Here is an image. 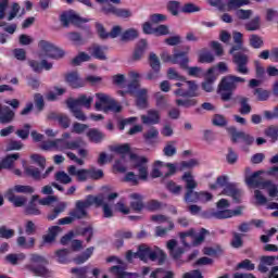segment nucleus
I'll return each mask as SVG.
<instances>
[{
    "label": "nucleus",
    "instance_id": "1",
    "mask_svg": "<svg viewBox=\"0 0 278 278\" xmlns=\"http://www.w3.org/2000/svg\"><path fill=\"white\" fill-rule=\"evenodd\" d=\"M235 45L231 47L229 53L232 55L236 73L239 75H249V55H247V48L243 46L242 33L235 31L232 34Z\"/></svg>",
    "mask_w": 278,
    "mask_h": 278
},
{
    "label": "nucleus",
    "instance_id": "2",
    "mask_svg": "<svg viewBox=\"0 0 278 278\" xmlns=\"http://www.w3.org/2000/svg\"><path fill=\"white\" fill-rule=\"evenodd\" d=\"M238 84H247V79L236 75H227L222 78L217 88V94L222 101H231L233 90L238 89Z\"/></svg>",
    "mask_w": 278,
    "mask_h": 278
},
{
    "label": "nucleus",
    "instance_id": "3",
    "mask_svg": "<svg viewBox=\"0 0 278 278\" xmlns=\"http://www.w3.org/2000/svg\"><path fill=\"white\" fill-rule=\"evenodd\" d=\"M46 264H49V260L40 254H30V264L25 266L28 273L35 275V277L53 278V270L49 269Z\"/></svg>",
    "mask_w": 278,
    "mask_h": 278
},
{
    "label": "nucleus",
    "instance_id": "4",
    "mask_svg": "<svg viewBox=\"0 0 278 278\" xmlns=\"http://www.w3.org/2000/svg\"><path fill=\"white\" fill-rule=\"evenodd\" d=\"M176 90H174L175 97H182V99L189 98L194 99L199 97V85L194 80H182V83H176Z\"/></svg>",
    "mask_w": 278,
    "mask_h": 278
},
{
    "label": "nucleus",
    "instance_id": "5",
    "mask_svg": "<svg viewBox=\"0 0 278 278\" xmlns=\"http://www.w3.org/2000/svg\"><path fill=\"white\" fill-rule=\"evenodd\" d=\"M130 160L132 162V168H136L139 173V179L147 181L149 178V165H147L149 164V159L130 153Z\"/></svg>",
    "mask_w": 278,
    "mask_h": 278
},
{
    "label": "nucleus",
    "instance_id": "6",
    "mask_svg": "<svg viewBox=\"0 0 278 278\" xmlns=\"http://www.w3.org/2000/svg\"><path fill=\"white\" fill-rule=\"evenodd\" d=\"M64 138H71L70 132L63 134V139H55L53 141H42L39 146L41 151H51V149H71V142L64 140Z\"/></svg>",
    "mask_w": 278,
    "mask_h": 278
},
{
    "label": "nucleus",
    "instance_id": "7",
    "mask_svg": "<svg viewBox=\"0 0 278 278\" xmlns=\"http://www.w3.org/2000/svg\"><path fill=\"white\" fill-rule=\"evenodd\" d=\"M38 47L45 52L46 56L51 60H60V58H64V52L47 40H40Z\"/></svg>",
    "mask_w": 278,
    "mask_h": 278
},
{
    "label": "nucleus",
    "instance_id": "8",
    "mask_svg": "<svg viewBox=\"0 0 278 278\" xmlns=\"http://www.w3.org/2000/svg\"><path fill=\"white\" fill-rule=\"evenodd\" d=\"M264 172L258 170L250 176H245V184L250 186V188H261V190H266L268 186H270V180H264L260 175Z\"/></svg>",
    "mask_w": 278,
    "mask_h": 278
},
{
    "label": "nucleus",
    "instance_id": "9",
    "mask_svg": "<svg viewBox=\"0 0 278 278\" xmlns=\"http://www.w3.org/2000/svg\"><path fill=\"white\" fill-rule=\"evenodd\" d=\"M228 131L231 136L232 142H238V140H243L248 147H251L255 142V138L244 131H238L236 127H229Z\"/></svg>",
    "mask_w": 278,
    "mask_h": 278
},
{
    "label": "nucleus",
    "instance_id": "10",
    "mask_svg": "<svg viewBox=\"0 0 278 278\" xmlns=\"http://www.w3.org/2000/svg\"><path fill=\"white\" fill-rule=\"evenodd\" d=\"M132 97L136 98V105L139 110H147L149 108V90L138 89Z\"/></svg>",
    "mask_w": 278,
    "mask_h": 278
},
{
    "label": "nucleus",
    "instance_id": "11",
    "mask_svg": "<svg viewBox=\"0 0 278 278\" xmlns=\"http://www.w3.org/2000/svg\"><path fill=\"white\" fill-rule=\"evenodd\" d=\"M48 121H54L62 129H68L71 127V119L66 114L50 112L48 114Z\"/></svg>",
    "mask_w": 278,
    "mask_h": 278
},
{
    "label": "nucleus",
    "instance_id": "12",
    "mask_svg": "<svg viewBox=\"0 0 278 278\" xmlns=\"http://www.w3.org/2000/svg\"><path fill=\"white\" fill-rule=\"evenodd\" d=\"M21 154L18 152L7 154L5 157L0 160V173L1 170H12L14 168V162L20 160Z\"/></svg>",
    "mask_w": 278,
    "mask_h": 278
},
{
    "label": "nucleus",
    "instance_id": "13",
    "mask_svg": "<svg viewBox=\"0 0 278 278\" xmlns=\"http://www.w3.org/2000/svg\"><path fill=\"white\" fill-rule=\"evenodd\" d=\"M222 194H225L226 197H231L236 203H240V199H242V190L236 188L235 184L228 182L224 190L222 191Z\"/></svg>",
    "mask_w": 278,
    "mask_h": 278
},
{
    "label": "nucleus",
    "instance_id": "14",
    "mask_svg": "<svg viewBox=\"0 0 278 278\" xmlns=\"http://www.w3.org/2000/svg\"><path fill=\"white\" fill-rule=\"evenodd\" d=\"M161 121L160 111L157 110H148L147 115H141V123L143 125H159Z\"/></svg>",
    "mask_w": 278,
    "mask_h": 278
},
{
    "label": "nucleus",
    "instance_id": "15",
    "mask_svg": "<svg viewBox=\"0 0 278 278\" xmlns=\"http://www.w3.org/2000/svg\"><path fill=\"white\" fill-rule=\"evenodd\" d=\"M62 233V227L60 226H50L48 228V233L42 236L43 244H53L55 238Z\"/></svg>",
    "mask_w": 278,
    "mask_h": 278
},
{
    "label": "nucleus",
    "instance_id": "16",
    "mask_svg": "<svg viewBox=\"0 0 278 278\" xmlns=\"http://www.w3.org/2000/svg\"><path fill=\"white\" fill-rule=\"evenodd\" d=\"M14 118H16V112L10 106H3L0 112V125H10V123H14Z\"/></svg>",
    "mask_w": 278,
    "mask_h": 278
},
{
    "label": "nucleus",
    "instance_id": "17",
    "mask_svg": "<svg viewBox=\"0 0 278 278\" xmlns=\"http://www.w3.org/2000/svg\"><path fill=\"white\" fill-rule=\"evenodd\" d=\"M148 47H149V43H147V39H141L138 41L135 48V51L132 53L134 62H140V60L144 58V53L147 52Z\"/></svg>",
    "mask_w": 278,
    "mask_h": 278
},
{
    "label": "nucleus",
    "instance_id": "18",
    "mask_svg": "<svg viewBox=\"0 0 278 278\" xmlns=\"http://www.w3.org/2000/svg\"><path fill=\"white\" fill-rule=\"evenodd\" d=\"M204 218H216L217 220H224L225 218H231V210H223L219 211H207L203 214Z\"/></svg>",
    "mask_w": 278,
    "mask_h": 278
},
{
    "label": "nucleus",
    "instance_id": "19",
    "mask_svg": "<svg viewBox=\"0 0 278 278\" xmlns=\"http://www.w3.org/2000/svg\"><path fill=\"white\" fill-rule=\"evenodd\" d=\"M36 201H38V195H33L31 200L24 208L25 216H40L42 214V211L38 208Z\"/></svg>",
    "mask_w": 278,
    "mask_h": 278
},
{
    "label": "nucleus",
    "instance_id": "20",
    "mask_svg": "<svg viewBox=\"0 0 278 278\" xmlns=\"http://www.w3.org/2000/svg\"><path fill=\"white\" fill-rule=\"evenodd\" d=\"M87 50L89 51V53H91L93 58H96V60H101V61L108 60V56L105 55V51H108V47H102L100 45L93 43Z\"/></svg>",
    "mask_w": 278,
    "mask_h": 278
},
{
    "label": "nucleus",
    "instance_id": "21",
    "mask_svg": "<svg viewBox=\"0 0 278 278\" xmlns=\"http://www.w3.org/2000/svg\"><path fill=\"white\" fill-rule=\"evenodd\" d=\"M236 101L239 103V113L242 116L251 114L253 108H251V104L249 103V98L244 96H237Z\"/></svg>",
    "mask_w": 278,
    "mask_h": 278
},
{
    "label": "nucleus",
    "instance_id": "22",
    "mask_svg": "<svg viewBox=\"0 0 278 278\" xmlns=\"http://www.w3.org/2000/svg\"><path fill=\"white\" fill-rule=\"evenodd\" d=\"M73 105H76L77 108H86V110H90L92 108V103L94 101V98L92 96H86V94H80L76 99H72Z\"/></svg>",
    "mask_w": 278,
    "mask_h": 278
},
{
    "label": "nucleus",
    "instance_id": "23",
    "mask_svg": "<svg viewBox=\"0 0 278 278\" xmlns=\"http://www.w3.org/2000/svg\"><path fill=\"white\" fill-rule=\"evenodd\" d=\"M86 23H90L88 17H83L79 15V13L71 11V25L77 27L78 29H84V25H86Z\"/></svg>",
    "mask_w": 278,
    "mask_h": 278
},
{
    "label": "nucleus",
    "instance_id": "24",
    "mask_svg": "<svg viewBox=\"0 0 278 278\" xmlns=\"http://www.w3.org/2000/svg\"><path fill=\"white\" fill-rule=\"evenodd\" d=\"M96 99H98V101L94 104V109L98 112H101V110H103V105L108 106L114 98H111L108 93L98 92L96 93Z\"/></svg>",
    "mask_w": 278,
    "mask_h": 278
},
{
    "label": "nucleus",
    "instance_id": "25",
    "mask_svg": "<svg viewBox=\"0 0 278 278\" xmlns=\"http://www.w3.org/2000/svg\"><path fill=\"white\" fill-rule=\"evenodd\" d=\"M129 198L131 199L130 207L134 212H142L144 210V202H142V195L140 193H131Z\"/></svg>",
    "mask_w": 278,
    "mask_h": 278
},
{
    "label": "nucleus",
    "instance_id": "26",
    "mask_svg": "<svg viewBox=\"0 0 278 278\" xmlns=\"http://www.w3.org/2000/svg\"><path fill=\"white\" fill-rule=\"evenodd\" d=\"M84 218H88V211L76 202L75 208L71 213V220L73 223V220H81Z\"/></svg>",
    "mask_w": 278,
    "mask_h": 278
},
{
    "label": "nucleus",
    "instance_id": "27",
    "mask_svg": "<svg viewBox=\"0 0 278 278\" xmlns=\"http://www.w3.org/2000/svg\"><path fill=\"white\" fill-rule=\"evenodd\" d=\"M182 181H185V188L188 191L190 190H197L199 184L197 180H194V176H192V173L187 172L181 177Z\"/></svg>",
    "mask_w": 278,
    "mask_h": 278
},
{
    "label": "nucleus",
    "instance_id": "28",
    "mask_svg": "<svg viewBox=\"0 0 278 278\" xmlns=\"http://www.w3.org/2000/svg\"><path fill=\"white\" fill-rule=\"evenodd\" d=\"M94 253V247L87 248L85 252H83L80 255L73 258L74 264H85V262H88L90 257H92V254Z\"/></svg>",
    "mask_w": 278,
    "mask_h": 278
},
{
    "label": "nucleus",
    "instance_id": "29",
    "mask_svg": "<svg viewBox=\"0 0 278 278\" xmlns=\"http://www.w3.org/2000/svg\"><path fill=\"white\" fill-rule=\"evenodd\" d=\"M71 176L76 177L77 181H86L88 179V169H81L75 165H71Z\"/></svg>",
    "mask_w": 278,
    "mask_h": 278
},
{
    "label": "nucleus",
    "instance_id": "30",
    "mask_svg": "<svg viewBox=\"0 0 278 278\" xmlns=\"http://www.w3.org/2000/svg\"><path fill=\"white\" fill-rule=\"evenodd\" d=\"M86 249L84 241L75 239V232L71 231V251L72 253H81Z\"/></svg>",
    "mask_w": 278,
    "mask_h": 278
},
{
    "label": "nucleus",
    "instance_id": "31",
    "mask_svg": "<svg viewBox=\"0 0 278 278\" xmlns=\"http://www.w3.org/2000/svg\"><path fill=\"white\" fill-rule=\"evenodd\" d=\"M140 36V33L136 28H128L126 29L122 36L121 40L122 42H131L136 40Z\"/></svg>",
    "mask_w": 278,
    "mask_h": 278
},
{
    "label": "nucleus",
    "instance_id": "32",
    "mask_svg": "<svg viewBox=\"0 0 278 278\" xmlns=\"http://www.w3.org/2000/svg\"><path fill=\"white\" fill-rule=\"evenodd\" d=\"M159 136L160 130H157V128H150L147 132L143 134L146 144H155V140H157Z\"/></svg>",
    "mask_w": 278,
    "mask_h": 278
},
{
    "label": "nucleus",
    "instance_id": "33",
    "mask_svg": "<svg viewBox=\"0 0 278 278\" xmlns=\"http://www.w3.org/2000/svg\"><path fill=\"white\" fill-rule=\"evenodd\" d=\"M150 219L152 220V223H156L157 225H162L163 223H167L168 229L173 230L175 229V224L173 223V220H170V217L166 216V215H162V214H156V215H152L150 217Z\"/></svg>",
    "mask_w": 278,
    "mask_h": 278
},
{
    "label": "nucleus",
    "instance_id": "34",
    "mask_svg": "<svg viewBox=\"0 0 278 278\" xmlns=\"http://www.w3.org/2000/svg\"><path fill=\"white\" fill-rule=\"evenodd\" d=\"M54 255H55L56 262L59 264H68V257L71 255V249L63 248V249L56 250Z\"/></svg>",
    "mask_w": 278,
    "mask_h": 278
},
{
    "label": "nucleus",
    "instance_id": "35",
    "mask_svg": "<svg viewBox=\"0 0 278 278\" xmlns=\"http://www.w3.org/2000/svg\"><path fill=\"white\" fill-rule=\"evenodd\" d=\"M84 140L81 139H76L74 141L71 142V150L75 151L78 149V155L79 157H88V150L83 149L81 147H84Z\"/></svg>",
    "mask_w": 278,
    "mask_h": 278
},
{
    "label": "nucleus",
    "instance_id": "36",
    "mask_svg": "<svg viewBox=\"0 0 278 278\" xmlns=\"http://www.w3.org/2000/svg\"><path fill=\"white\" fill-rule=\"evenodd\" d=\"M188 62L190 60L186 55V52L174 53L173 64H179L180 68H188Z\"/></svg>",
    "mask_w": 278,
    "mask_h": 278
},
{
    "label": "nucleus",
    "instance_id": "37",
    "mask_svg": "<svg viewBox=\"0 0 278 278\" xmlns=\"http://www.w3.org/2000/svg\"><path fill=\"white\" fill-rule=\"evenodd\" d=\"M67 173L64 170H59L54 175L55 181H59V184H71V166H67Z\"/></svg>",
    "mask_w": 278,
    "mask_h": 278
},
{
    "label": "nucleus",
    "instance_id": "38",
    "mask_svg": "<svg viewBox=\"0 0 278 278\" xmlns=\"http://www.w3.org/2000/svg\"><path fill=\"white\" fill-rule=\"evenodd\" d=\"M66 92V88H62V87H53V90L48 91V93L46 94V99L47 101H55L59 97H62V94H64Z\"/></svg>",
    "mask_w": 278,
    "mask_h": 278
},
{
    "label": "nucleus",
    "instance_id": "39",
    "mask_svg": "<svg viewBox=\"0 0 278 278\" xmlns=\"http://www.w3.org/2000/svg\"><path fill=\"white\" fill-rule=\"evenodd\" d=\"M25 175H27V177H31V179H34V181L42 180V172H40V169L35 166L26 167Z\"/></svg>",
    "mask_w": 278,
    "mask_h": 278
},
{
    "label": "nucleus",
    "instance_id": "40",
    "mask_svg": "<svg viewBox=\"0 0 278 278\" xmlns=\"http://www.w3.org/2000/svg\"><path fill=\"white\" fill-rule=\"evenodd\" d=\"M151 252V248L147 244L139 245L137 253L134 254L135 257H139L142 262H147L149 260V253Z\"/></svg>",
    "mask_w": 278,
    "mask_h": 278
},
{
    "label": "nucleus",
    "instance_id": "41",
    "mask_svg": "<svg viewBox=\"0 0 278 278\" xmlns=\"http://www.w3.org/2000/svg\"><path fill=\"white\" fill-rule=\"evenodd\" d=\"M251 0H228L226 7L228 11L238 10L244 5H250Z\"/></svg>",
    "mask_w": 278,
    "mask_h": 278
},
{
    "label": "nucleus",
    "instance_id": "42",
    "mask_svg": "<svg viewBox=\"0 0 278 278\" xmlns=\"http://www.w3.org/2000/svg\"><path fill=\"white\" fill-rule=\"evenodd\" d=\"M86 86V81L79 77V74L77 72L71 73V88H84Z\"/></svg>",
    "mask_w": 278,
    "mask_h": 278
},
{
    "label": "nucleus",
    "instance_id": "43",
    "mask_svg": "<svg viewBox=\"0 0 278 278\" xmlns=\"http://www.w3.org/2000/svg\"><path fill=\"white\" fill-rule=\"evenodd\" d=\"M71 112L73 116L77 118V121H83V122L88 121V117L86 116L81 108L73 104V101H71Z\"/></svg>",
    "mask_w": 278,
    "mask_h": 278
},
{
    "label": "nucleus",
    "instance_id": "44",
    "mask_svg": "<svg viewBox=\"0 0 278 278\" xmlns=\"http://www.w3.org/2000/svg\"><path fill=\"white\" fill-rule=\"evenodd\" d=\"M90 60H92V56H90V54H88L86 52H79L72 60V64H74V66H81V64H84V62H90Z\"/></svg>",
    "mask_w": 278,
    "mask_h": 278
},
{
    "label": "nucleus",
    "instance_id": "45",
    "mask_svg": "<svg viewBox=\"0 0 278 278\" xmlns=\"http://www.w3.org/2000/svg\"><path fill=\"white\" fill-rule=\"evenodd\" d=\"M110 149L114 153H118L119 155H122L123 160H125V155H127V153L131 151V147L129 146V143H124L122 146H114V147H111Z\"/></svg>",
    "mask_w": 278,
    "mask_h": 278
},
{
    "label": "nucleus",
    "instance_id": "46",
    "mask_svg": "<svg viewBox=\"0 0 278 278\" xmlns=\"http://www.w3.org/2000/svg\"><path fill=\"white\" fill-rule=\"evenodd\" d=\"M71 42L74 47H84L86 45V39L78 31L71 33Z\"/></svg>",
    "mask_w": 278,
    "mask_h": 278
},
{
    "label": "nucleus",
    "instance_id": "47",
    "mask_svg": "<svg viewBox=\"0 0 278 278\" xmlns=\"http://www.w3.org/2000/svg\"><path fill=\"white\" fill-rule=\"evenodd\" d=\"M260 27H262V18L260 16H255L245 24L247 31H257Z\"/></svg>",
    "mask_w": 278,
    "mask_h": 278
},
{
    "label": "nucleus",
    "instance_id": "48",
    "mask_svg": "<svg viewBox=\"0 0 278 278\" xmlns=\"http://www.w3.org/2000/svg\"><path fill=\"white\" fill-rule=\"evenodd\" d=\"M64 210H66V204L59 203L53 208V211L47 215V220H55V218H58V216H60V214H62V212H64Z\"/></svg>",
    "mask_w": 278,
    "mask_h": 278
},
{
    "label": "nucleus",
    "instance_id": "49",
    "mask_svg": "<svg viewBox=\"0 0 278 278\" xmlns=\"http://www.w3.org/2000/svg\"><path fill=\"white\" fill-rule=\"evenodd\" d=\"M176 105L179 108H194L197 105L198 101L194 98H186V99H176L175 101Z\"/></svg>",
    "mask_w": 278,
    "mask_h": 278
},
{
    "label": "nucleus",
    "instance_id": "50",
    "mask_svg": "<svg viewBox=\"0 0 278 278\" xmlns=\"http://www.w3.org/2000/svg\"><path fill=\"white\" fill-rule=\"evenodd\" d=\"M253 94L256 97L257 101H268V99H270V91L264 88H255Z\"/></svg>",
    "mask_w": 278,
    "mask_h": 278
},
{
    "label": "nucleus",
    "instance_id": "51",
    "mask_svg": "<svg viewBox=\"0 0 278 278\" xmlns=\"http://www.w3.org/2000/svg\"><path fill=\"white\" fill-rule=\"evenodd\" d=\"M149 64L152 71H161L162 63L160 62V58L155 52H151L149 55Z\"/></svg>",
    "mask_w": 278,
    "mask_h": 278
},
{
    "label": "nucleus",
    "instance_id": "52",
    "mask_svg": "<svg viewBox=\"0 0 278 278\" xmlns=\"http://www.w3.org/2000/svg\"><path fill=\"white\" fill-rule=\"evenodd\" d=\"M249 42L253 49H262L264 47V39L258 35H251Z\"/></svg>",
    "mask_w": 278,
    "mask_h": 278
},
{
    "label": "nucleus",
    "instance_id": "53",
    "mask_svg": "<svg viewBox=\"0 0 278 278\" xmlns=\"http://www.w3.org/2000/svg\"><path fill=\"white\" fill-rule=\"evenodd\" d=\"M87 136L91 142H101L105 138V135L103 132L99 131L98 129H90L87 132Z\"/></svg>",
    "mask_w": 278,
    "mask_h": 278
},
{
    "label": "nucleus",
    "instance_id": "54",
    "mask_svg": "<svg viewBox=\"0 0 278 278\" xmlns=\"http://www.w3.org/2000/svg\"><path fill=\"white\" fill-rule=\"evenodd\" d=\"M176 142L175 141H168L164 149L163 153L166 157H173V155L177 154V148L175 147Z\"/></svg>",
    "mask_w": 278,
    "mask_h": 278
},
{
    "label": "nucleus",
    "instance_id": "55",
    "mask_svg": "<svg viewBox=\"0 0 278 278\" xmlns=\"http://www.w3.org/2000/svg\"><path fill=\"white\" fill-rule=\"evenodd\" d=\"M30 160L41 168V170H45L47 167V159L38 153L31 154Z\"/></svg>",
    "mask_w": 278,
    "mask_h": 278
},
{
    "label": "nucleus",
    "instance_id": "56",
    "mask_svg": "<svg viewBox=\"0 0 278 278\" xmlns=\"http://www.w3.org/2000/svg\"><path fill=\"white\" fill-rule=\"evenodd\" d=\"M30 130H31V125L24 124L23 128L17 129L15 134L17 138H21V140H27V138H29Z\"/></svg>",
    "mask_w": 278,
    "mask_h": 278
},
{
    "label": "nucleus",
    "instance_id": "57",
    "mask_svg": "<svg viewBox=\"0 0 278 278\" xmlns=\"http://www.w3.org/2000/svg\"><path fill=\"white\" fill-rule=\"evenodd\" d=\"M185 203H199V192L193 190L186 191Z\"/></svg>",
    "mask_w": 278,
    "mask_h": 278
},
{
    "label": "nucleus",
    "instance_id": "58",
    "mask_svg": "<svg viewBox=\"0 0 278 278\" xmlns=\"http://www.w3.org/2000/svg\"><path fill=\"white\" fill-rule=\"evenodd\" d=\"M18 12H21V4H18V2H13L9 14L7 15V21H14V18L18 16Z\"/></svg>",
    "mask_w": 278,
    "mask_h": 278
},
{
    "label": "nucleus",
    "instance_id": "59",
    "mask_svg": "<svg viewBox=\"0 0 278 278\" xmlns=\"http://www.w3.org/2000/svg\"><path fill=\"white\" fill-rule=\"evenodd\" d=\"M233 249H241L244 241H242V235L240 232H232V240L230 242Z\"/></svg>",
    "mask_w": 278,
    "mask_h": 278
},
{
    "label": "nucleus",
    "instance_id": "60",
    "mask_svg": "<svg viewBox=\"0 0 278 278\" xmlns=\"http://www.w3.org/2000/svg\"><path fill=\"white\" fill-rule=\"evenodd\" d=\"M236 16L239 21H249L253 16V11L239 9L236 11Z\"/></svg>",
    "mask_w": 278,
    "mask_h": 278
},
{
    "label": "nucleus",
    "instance_id": "61",
    "mask_svg": "<svg viewBox=\"0 0 278 278\" xmlns=\"http://www.w3.org/2000/svg\"><path fill=\"white\" fill-rule=\"evenodd\" d=\"M199 166V160L191 159L189 161H182L180 163V170H187Z\"/></svg>",
    "mask_w": 278,
    "mask_h": 278
},
{
    "label": "nucleus",
    "instance_id": "62",
    "mask_svg": "<svg viewBox=\"0 0 278 278\" xmlns=\"http://www.w3.org/2000/svg\"><path fill=\"white\" fill-rule=\"evenodd\" d=\"M0 238L4 240H10V238H14V229L8 228V226H1Z\"/></svg>",
    "mask_w": 278,
    "mask_h": 278
},
{
    "label": "nucleus",
    "instance_id": "63",
    "mask_svg": "<svg viewBox=\"0 0 278 278\" xmlns=\"http://www.w3.org/2000/svg\"><path fill=\"white\" fill-rule=\"evenodd\" d=\"M265 135L273 140V142L278 140V125L277 126H269L265 130Z\"/></svg>",
    "mask_w": 278,
    "mask_h": 278
},
{
    "label": "nucleus",
    "instance_id": "64",
    "mask_svg": "<svg viewBox=\"0 0 278 278\" xmlns=\"http://www.w3.org/2000/svg\"><path fill=\"white\" fill-rule=\"evenodd\" d=\"M60 23L63 27H68L71 25V10L64 11L60 15Z\"/></svg>",
    "mask_w": 278,
    "mask_h": 278
}]
</instances>
